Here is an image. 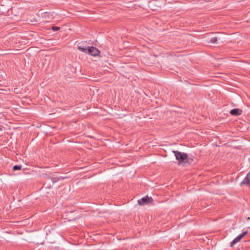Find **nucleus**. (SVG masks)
<instances>
[{
  "label": "nucleus",
  "instance_id": "7ed1b4c3",
  "mask_svg": "<svg viewBox=\"0 0 250 250\" xmlns=\"http://www.w3.org/2000/svg\"><path fill=\"white\" fill-rule=\"evenodd\" d=\"M100 51L95 47L88 46L87 53L92 56H97L99 55Z\"/></svg>",
  "mask_w": 250,
  "mask_h": 250
},
{
  "label": "nucleus",
  "instance_id": "423d86ee",
  "mask_svg": "<svg viewBox=\"0 0 250 250\" xmlns=\"http://www.w3.org/2000/svg\"><path fill=\"white\" fill-rule=\"evenodd\" d=\"M240 185H245L250 188V171L247 174L243 180L241 182Z\"/></svg>",
  "mask_w": 250,
  "mask_h": 250
},
{
  "label": "nucleus",
  "instance_id": "f03ea898",
  "mask_svg": "<svg viewBox=\"0 0 250 250\" xmlns=\"http://www.w3.org/2000/svg\"><path fill=\"white\" fill-rule=\"evenodd\" d=\"M153 200L152 197L146 196L138 200V204L139 205H145L152 203Z\"/></svg>",
  "mask_w": 250,
  "mask_h": 250
},
{
  "label": "nucleus",
  "instance_id": "6e6552de",
  "mask_svg": "<svg viewBox=\"0 0 250 250\" xmlns=\"http://www.w3.org/2000/svg\"><path fill=\"white\" fill-rule=\"evenodd\" d=\"M193 160L191 158H188V156L187 157V159H185L184 163H188V164H190L192 163Z\"/></svg>",
  "mask_w": 250,
  "mask_h": 250
},
{
  "label": "nucleus",
  "instance_id": "20e7f679",
  "mask_svg": "<svg viewBox=\"0 0 250 250\" xmlns=\"http://www.w3.org/2000/svg\"><path fill=\"white\" fill-rule=\"evenodd\" d=\"M248 234V231H244L242 233L237 236L233 241L231 242L230 246L233 247L236 243L239 242L246 234Z\"/></svg>",
  "mask_w": 250,
  "mask_h": 250
},
{
  "label": "nucleus",
  "instance_id": "9d476101",
  "mask_svg": "<svg viewBox=\"0 0 250 250\" xmlns=\"http://www.w3.org/2000/svg\"><path fill=\"white\" fill-rule=\"evenodd\" d=\"M21 165H15L13 167V170L14 171L20 170L21 169Z\"/></svg>",
  "mask_w": 250,
  "mask_h": 250
},
{
  "label": "nucleus",
  "instance_id": "1a4fd4ad",
  "mask_svg": "<svg viewBox=\"0 0 250 250\" xmlns=\"http://www.w3.org/2000/svg\"><path fill=\"white\" fill-rule=\"evenodd\" d=\"M218 38L216 37H213L210 39V42L212 43H217Z\"/></svg>",
  "mask_w": 250,
  "mask_h": 250
},
{
  "label": "nucleus",
  "instance_id": "39448f33",
  "mask_svg": "<svg viewBox=\"0 0 250 250\" xmlns=\"http://www.w3.org/2000/svg\"><path fill=\"white\" fill-rule=\"evenodd\" d=\"M86 42H79L78 45V48L81 51L87 53V47L86 46Z\"/></svg>",
  "mask_w": 250,
  "mask_h": 250
},
{
  "label": "nucleus",
  "instance_id": "0eeeda50",
  "mask_svg": "<svg viewBox=\"0 0 250 250\" xmlns=\"http://www.w3.org/2000/svg\"><path fill=\"white\" fill-rule=\"evenodd\" d=\"M242 110L239 108H234L230 110V114L231 115L238 116L242 114Z\"/></svg>",
  "mask_w": 250,
  "mask_h": 250
},
{
  "label": "nucleus",
  "instance_id": "9b49d317",
  "mask_svg": "<svg viewBox=\"0 0 250 250\" xmlns=\"http://www.w3.org/2000/svg\"><path fill=\"white\" fill-rule=\"evenodd\" d=\"M52 29L54 31H58L60 29V28L58 26H53Z\"/></svg>",
  "mask_w": 250,
  "mask_h": 250
},
{
  "label": "nucleus",
  "instance_id": "f257e3e1",
  "mask_svg": "<svg viewBox=\"0 0 250 250\" xmlns=\"http://www.w3.org/2000/svg\"><path fill=\"white\" fill-rule=\"evenodd\" d=\"M176 160L178 161L179 164L185 162V159H187L188 155L185 153L179 152L177 150L173 151Z\"/></svg>",
  "mask_w": 250,
  "mask_h": 250
}]
</instances>
